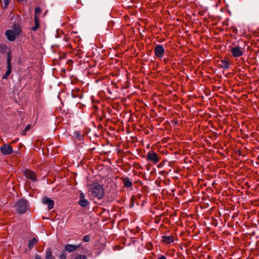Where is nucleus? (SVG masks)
Returning a JSON list of instances; mask_svg holds the SVG:
<instances>
[{
    "mask_svg": "<svg viewBox=\"0 0 259 259\" xmlns=\"http://www.w3.org/2000/svg\"><path fill=\"white\" fill-rule=\"evenodd\" d=\"M11 72V67H8V70L6 72L4 75L3 76V78H7L10 75Z\"/></svg>",
    "mask_w": 259,
    "mask_h": 259,
    "instance_id": "nucleus-19",
    "label": "nucleus"
},
{
    "mask_svg": "<svg viewBox=\"0 0 259 259\" xmlns=\"http://www.w3.org/2000/svg\"><path fill=\"white\" fill-rule=\"evenodd\" d=\"M231 52L234 57H239L243 54V50L238 46H235L231 48Z\"/></svg>",
    "mask_w": 259,
    "mask_h": 259,
    "instance_id": "nucleus-6",
    "label": "nucleus"
},
{
    "mask_svg": "<svg viewBox=\"0 0 259 259\" xmlns=\"http://www.w3.org/2000/svg\"><path fill=\"white\" fill-rule=\"evenodd\" d=\"M175 239V237L173 235L170 236H167V235H163L162 237V241L167 244H169L171 243H174Z\"/></svg>",
    "mask_w": 259,
    "mask_h": 259,
    "instance_id": "nucleus-9",
    "label": "nucleus"
},
{
    "mask_svg": "<svg viewBox=\"0 0 259 259\" xmlns=\"http://www.w3.org/2000/svg\"><path fill=\"white\" fill-rule=\"evenodd\" d=\"M34 26L32 27L31 29L33 31H36L40 26L39 25V18L36 17H34Z\"/></svg>",
    "mask_w": 259,
    "mask_h": 259,
    "instance_id": "nucleus-13",
    "label": "nucleus"
},
{
    "mask_svg": "<svg viewBox=\"0 0 259 259\" xmlns=\"http://www.w3.org/2000/svg\"><path fill=\"white\" fill-rule=\"evenodd\" d=\"M17 1L19 2H21V1H23V0H17Z\"/></svg>",
    "mask_w": 259,
    "mask_h": 259,
    "instance_id": "nucleus-34",
    "label": "nucleus"
},
{
    "mask_svg": "<svg viewBox=\"0 0 259 259\" xmlns=\"http://www.w3.org/2000/svg\"><path fill=\"white\" fill-rule=\"evenodd\" d=\"M215 182L214 181V182H213V183H212V186H213V187L214 188H215Z\"/></svg>",
    "mask_w": 259,
    "mask_h": 259,
    "instance_id": "nucleus-32",
    "label": "nucleus"
},
{
    "mask_svg": "<svg viewBox=\"0 0 259 259\" xmlns=\"http://www.w3.org/2000/svg\"><path fill=\"white\" fill-rule=\"evenodd\" d=\"M11 58L12 56L10 54V53H9L7 55V64H8V67H11Z\"/></svg>",
    "mask_w": 259,
    "mask_h": 259,
    "instance_id": "nucleus-20",
    "label": "nucleus"
},
{
    "mask_svg": "<svg viewBox=\"0 0 259 259\" xmlns=\"http://www.w3.org/2000/svg\"><path fill=\"white\" fill-rule=\"evenodd\" d=\"M45 257L46 259H52L53 258L52 256V250L51 248H48L47 249Z\"/></svg>",
    "mask_w": 259,
    "mask_h": 259,
    "instance_id": "nucleus-15",
    "label": "nucleus"
},
{
    "mask_svg": "<svg viewBox=\"0 0 259 259\" xmlns=\"http://www.w3.org/2000/svg\"><path fill=\"white\" fill-rule=\"evenodd\" d=\"M30 127H31V125L30 124L27 125V126L25 128V131H28V130H29Z\"/></svg>",
    "mask_w": 259,
    "mask_h": 259,
    "instance_id": "nucleus-27",
    "label": "nucleus"
},
{
    "mask_svg": "<svg viewBox=\"0 0 259 259\" xmlns=\"http://www.w3.org/2000/svg\"><path fill=\"white\" fill-rule=\"evenodd\" d=\"M75 259H87V257L85 255H79L76 256Z\"/></svg>",
    "mask_w": 259,
    "mask_h": 259,
    "instance_id": "nucleus-23",
    "label": "nucleus"
},
{
    "mask_svg": "<svg viewBox=\"0 0 259 259\" xmlns=\"http://www.w3.org/2000/svg\"><path fill=\"white\" fill-rule=\"evenodd\" d=\"M35 259H41L40 255L36 254Z\"/></svg>",
    "mask_w": 259,
    "mask_h": 259,
    "instance_id": "nucleus-29",
    "label": "nucleus"
},
{
    "mask_svg": "<svg viewBox=\"0 0 259 259\" xmlns=\"http://www.w3.org/2000/svg\"><path fill=\"white\" fill-rule=\"evenodd\" d=\"M41 12V9L39 7H36L35 8L34 17H38Z\"/></svg>",
    "mask_w": 259,
    "mask_h": 259,
    "instance_id": "nucleus-18",
    "label": "nucleus"
},
{
    "mask_svg": "<svg viewBox=\"0 0 259 259\" xmlns=\"http://www.w3.org/2000/svg\"><path fill=\"white\" fill-rule=\"evenodd\" d=\"M87 186L89 187L88 194L89 196L94 198H96L99 200L103 197L104 195V190L102 186L98 183L95 182L91 183L88 181Z\"/></svg>",
    "mask_w": 259,
    "mask_h": 259,
    "instance_id": "nucleus-1",
    "label": "nucleus"
},
{
    "mask_svg": "<svg viewBox=\"0 0 259 259\" xmlns=\"http://www.w3.org/2000/svg\"><path fill=\"white\" fill-rule=\"evenodd\" d=\"M42 202L48 205V208L49 210L52 209L54 207V201L47 197H45L42 199Z\"/></svg>",
    "mask_w": 259,
    "mask_h": 259,
    "instance_id": "nucleus-8",
    "label": "nucleus"
},
{
    "mask_svg": "<svg viewBox=\"0 0 259 259\" xmlns=\"http://www.w3.org/2000/svg\"><path fill=\"white\" fill-rule=\"evenodd\" d=\"M221 67L224 69H227L229 68V63L227 60L221 61Z\"/></svg>",
    "mask_w": 259,
    "mask_h": 259,
    "instance_id": "nucleus-17",
    "label": "nucleus"
},
{
    "mask_svg": "<svg viewBox=\"0 0 259 259\" xmlns=\"http://www.w3.org/2000/svg\"><path fill=\"white\" fill-rule=\"evenodd\" d=\"M24 175L26 178H35L36 177L35 173L28 169H26L24 171Z\"/></svg>",
    "mask_w": 259,
    "mask_h": 259,
    "instance_id": "nucleus-12",
    "label": "nucleus"
},
{
    "mask_svg": "<svg viewBox=\"0 0 259 259\" xmlns=\"http://www.w3.org/2000/svg\"><path fill=\"white\" fill-rule=\"evenodd\" d=\"M162 183V181L161 179H160V180H157L155 183L156 185L158 186H161V184Z\"/></svg>",
    "mask_w": 259,
    "mask_h": 259,
    "instance_id": "nucleus-24",
    "label": "nucleus"
},
{
    "mask_svg": "<svg viewBox=\"0 0 259 259\" xmlns=\"http://www.w3.org/2000/svg\"><path fill=\"white\" fill-rule=\"evenodd\" d=\"M257 181H259V179H258Z\"/></svg>",
    "mask_w": 259,
    "mask_h": 259,
    "instance_id": "nucleus-36",
    "label": "nucleus"
},
{
    "mask_svg": "<svg viewBox=\"0 0 259 259\" xmlns=\"http://www.w3.org/2000/svg\"><path fill=\"white\" fill-rule=\"evenodd\" d=\"M79 205L83 207H85L89 205V202L87 199H84V195L82 193L80 194V199L79 201Z\"/></svg>",
    "mask_w": 259,
    "mask_h": 259,
    "instance_id": "nucleus-11",
    "label": "nucleus"
},
{
    "mask_svg": "<svg viewBox=\"0 0 259 259\" xmlns=\"http://www.w3.org/2000/svg\"><path fill=\"white\" fill-rule=\"evenodd\" d=\"M27 132V131H25V130L24 129L23 131H22L21 134L23 135H25Z\"/></svg>",
    "mask_w": 259,
    "mask_h": 259,
    "instance_id": "nucleus-31",
    "label": "nucleus"
},
{
    "mask_svg": "<svg viewBox=\"0 0 259 259\" xmlns=\"http://www.w3.org/2000/svg\"><path fill=\"white\" fill-rule=\"evenodd\" d=\"M169 179H163L162 183H164L165 185H168L169 182Z\"/></svg>",
    "mask_w": 259,
    "mask_h": 259,
    "instance_id": "nucleus-25",
    "label": "nucleus"
},
{
    "mask_svg": "<svg viewBox=\"0 0 259 259\" xmlns=\"http://www.w3.org/2000/svg\"><path fill=\"white\" fill-rule=\"evenodd\" d=\"M79 246H80V245H75L67 244L64 246V250L65 251H67L68 252H72L74 251V250H76L77 248H78Z\"/></svg>",
    "mask_w": 259,
    "mask_h": 259,
    "instance_id": "nucleus-10",
    "label": "nucleus"
},
{
    "mask_svg": "<svg viewBox=\"0 0 259 259\" xmlns=\"http://www.w3.org/2000/svg\"><path fill=\"white\" fill-rule=\"evenodd\" d=\"M154 52L157 58L161 59L164 56L165 50L162 45H157L155 47Z\"/></svg>",
    "mask_w": 259,
    "mask_h": 259,
    "instance_id": "nucleus-5",
    "label": "nucleus"
},
{
    "mask_svg": "<svg viewBox=\"0 0 259 259\" xmlns=\"http://www.w3.org/2000/svg\"><path fill=\"white\" fill-rule=\"evenodd\" d=\"M16 211L22 214L26 212L28 209V202L24 199H20L16 204Z\"/></svg>",
    "mask_w": 259,
    "mask_h": 259,
    "instance_id": "nucleus-3",
    "label": "nucleus"
},
{
    "mask_svg": "<svg viewBox=\"0 0 259 259\" xmlns=\"http://www.w3.org/2000/svg\"><path fill=\"white\" fill-rule=\"evenodd\" d=\"M64 39L67 42L68 41V38L67 37H65Z\"/></svg>",
    "mask_w": 259,
    "mask_h": 259,
    "instance_id": "nucleus-33",
    "label": "nucleus"
},
{
    "mask_svg": "<svg viewBox=\"0 0 259 259\" xmlns=\"http://www.w3.org/2000/svg\"><path fill=\"white\" fill-rule=\"evenodd\" d=\"M2 153L4 155H9L13 151L12 147L8 144H4L1 148Z\"/></svg>",
    "mask_w": 259,
    "mask_h": 259,
    "instance_id": "nucleus-7",
    "label": "nucleus"
},
{
    "mask_svg": "<svg viewBox=\"0 0 259 259\" xmlns=\"http://www.w3.org/2000/svg\"><path fill=\"white\" fill-rule=\"evenodd\" d=\"M22 32L21 26L17 24H15L12 27L11 29L6 31L5 35L7 38L11 41H14Z\"/></svg>",
    "mask_w": 259,
    "mask_h": 259,
    "instance_id": "nucleus-2",
    "label": "nucleus"
},
{
    "mask_svg": "<svg viewBox=\"0 0 259 259\" xmlns=\"http://www.w3.org/2000/svg\"><path fill=\"white\" fill-rule=\"evenodd\" d=\"M32 180H34V181H36V179H32Z\"/></svg>",
    "mask_w": 259,
    "mask_h": 259,
    "instance_id": "nucleus-35",
    "label": "nucleus"
},
{
    "mask_svg": "<svg viewBox=\"0 0 259 259\" xmlns=\"http://www.w3.org/2000/svg\"><path fill=\"white\" fill-rule=\"evenodd\" d=\"M66 257H67V254H66V251L64 250H63V251L61 253V254L59 256V258L60 259H66Z\"/></svg>",
    "mask_w": 259,
    "mask_h": 259,
    "instance_id": "nucleus-21",
    "label": "nucleus"
},
{
    "mask_svg": "<svg viewBox=\"0 0 259 259\" xmlns=\"http://www.w3.org/2000/svg\"><path fill=\"white\" fill-rule=\"evenodd\" d=\"M123 183L124 184L123 187L131 188L132 186L133 183L130 181V179H123Z\"/></svg>",
    "mask_w": 259,
    "mask_h": 259,
    "instance_id": "nucleus-16",
    "label": "nucleus"
},
{
    "mask_svg": "<svg viewBox=\"0 0 259 259\" xmlns=\"http://www.w3.org/2000/svg\"><path fill=\"white\" fill-rule=\"evenodd\" d=\"M4 3L5 5V7H7L10 3V0H3Z\"/></svg>",
    "mask_w": 259,
    "mask_h": 259,
    "instance_id": "nucleus-26",
    "label": "nucleus"
},
{
    "mask_svg": "<svg viewBox=\"0 0 259 259\" xmlns=\"http://www.w3.org/2000/svg\"><path fill=\"white\" fill-rule=\"evenodd\" d=\"M37 242H38V239L35 238L30 239L29 241L28 245V248H29V249L31 250L32 248H33L34 246L35 245V244Z\"/></svg>",
    "mask_w": 259,
    "mask_h": 259,
    "instance_id": "nucleus-14",
    "label": "nucleus"
},
{
    "mask_svg": "<svg viewBox=\"0 0 259 259\" xmlns=\"http://www.w3.org/2000/svg\"><path fill=\"white\" fill-rule=\"evenodd\" d=\"M27 132V131H25V130L24 129L23 131H22L21 134L23 135H25Z\"/></svg>",
    "mask_w": 259,
    "mask_h": 259,
    "instance_id": "nucleus-30",
    "label": "nucleus"
},
{
    "mask_svg": "<svg viewBox=\"0 0 259 259\" xmlns=\"http://www.w3.org/2000/svg\"><path fill=\"white\" fill-rule=\"evenodd\" d=\"M157 259H167L166 257L164 255H161L158 257Z\"/></svg>",
    "mask_w": 259,
    "mask_h": 259,
    "instance_id": "nucleus-28",
    "label": "nucleus"
},
{
    "mask_svg": "<svg viewBox=\"0 0 259 259\" xmlns=\"http://www.w3.org/2000/svg\"><path fill=\"white\" fill-rule=\"evenodd\" d=\"M90 240V236L89 235H85L83 238V241L84 242H89Z\"/></svg>",
    "mask_w": 259,
    "mask_h": 259,
    "instance_id": "nucleus-22",
    "label": "nucleus"
},
{
    "mask_svg": "<svg viewBox=\"0 0 259 259\" xmlns=\"http://www.w3.org/2000/svg\"><path fill=\"white\" fill-rule=\"evenodd\" d=\"M160 156L153 150L148 152L146 160L153 164H156L160 160Z\"/></svg>",
    "mask_w": 259,
    "mask_h": 259,
    "instance_id": "nucleus-4",
    "label": "nucleus"
}]
</instances>
